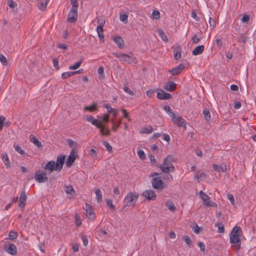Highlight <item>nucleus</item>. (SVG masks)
<instances>
[{"label": "nucleus", "mask_w": 256, "mask_h": 256, "mask_svg": "<svg viewBox=\"0 0 256 256\" xmlns=\"http://www.w3.org/2000/svg\"><path fill=\"white\" fill-rule=\"evenodd\" d=\"M96 196V198L98 202H100L102 201V194L99 188H97L94 190Z\"/></svg>", "instance_id": "obj_33"}, {"label": "nucleus", "mask_w": 256, "mask_h": 256, "mask_svg": "<svg viewBox=\"0 0 256 256\" xmlns=\"http://www.w3.org/2000/svg\"><path fill=\"white\" fill-rule=\"evenodd\" d=\"M76 72H67L62 74V77L63 79H66L68 77L76 74Z\"/></svg>", "instance_id": "obj_42"}, {"label": "nucleus", "mask_w": 256, "mask_h": 256, "mask_svg": "<svg viewBox=\"0 0 256 256\" xmlns=\"http://www.w3.org/2000/svg\"><path fill=\"white\" fill-rule=\"evenodd\" d=\"M18 233L13 230H11L8 234V238L10 240H14L16 238L18 237Z\"/></svg>", "instance_id": "obj_44"}, {"label": "nucleus", "mask_w": 256, "mask_h": 256, "mask_svg": "<svg viewBox=\"0 0 256 256\" xmlns=\"http://www.w3.org/2000/svg\"><path fill=\"white\" fill-rule=\"evenodd\" d=\"M138 155L139 156L141 160H144L146 158V154L144 152L141 150H140L138 151Z\"/></svg>", "instance_id": "obj_55"}, {"label": "nucleus", "mask_w": 256, "mask_h": 256, "mask_svg": "<svg viewBox=\"0 0 256 256\" xmlns=\"http://www.w3.org/2000/svg\"><path fill=\"white\" fill-rule=\"evenodd\" d=\"M65 191L66 194L72 196L74 193V190L72 186H66Z\"/></svg>", "instance_id": "obj_39"}, {"label": "nucleus", "mask_w": 256, "mask_h": 256, "mask_svg": "<svg viewBox=\"0 0 256 256\" xmlns=\"http://www.w3.org/2000/svg\"><path fill=\"white\" fill-rule=\"evenodd\" d=\"M138 198V195L136 192L128 193L124 199L125 206H134Z\"/></svg>", "instance_id": "obj_4"}, {"label": "nucleus", "mask_w": 256, "mask_h": 256, "mask_svg": "<svg viewBox=\"0 0 256 256\" xmlns=\"http://www.w3.org/2000/svg\"><path fill=\"white\" fill-rule=\"evenodd\" d=\"M0 62L4 66L7 65L8 64L7 58L2 54H0Z\"/></svg>", "instance_id": "obj_46"}, {"label": "nucleus", "mask_w": 256, "mask_h": 256, "mask_svg": "<svg viewBox=\"0 0 256 256\" xmlns=\"http://www.w3.org/2000/svg\"><path fill=\"white\" fill-rule=\"evenodd\" d=\"M98 107L97 104L96 102H93L91 106H86L84 108V110L86 111H89L90 112H94L97 110Z\"/></svg>", "instance_id": "obj_27"}, {"label": "nucleus", "mask_w": 256, "mask_h": 256, "mask_svg": "<svg viewBox=\"0 0 256 256\" xmlns=\"http://www.w3.org/2000/svg\"><path fill=\"white\" fill-rule=\"evenodd\" d=\"M70 4L72 6L71 9L78 10V0H70Z\"/></svg>", "instance_id": "obj_52"}, {"label": "nucleus", "mask_w": 256, "mask_h": 256, "mask_svg": "<svg viewBox=\"0 0 256 256\" xmlns=\"http://www.w3.org/2000/svg\"><path fill=\"white\" fill-rule=\"evenodd\" d=\"M34 178L36 181L39 183H43L48 180L46 173L40 170L36 171Z\"/></svg>", "instance_id": "obj_5"}, {"label": "nucleus", "mask_w": 256, "mask_h": 256, "mask_svg": "<svg viewBox=\"0 0 256 256\" xmlns=\"http://www.w3.org/2000/svg\"><path fill=\"white\" fill-rule=\"evenodd\" d=\"M153 131L152 128L151 126H148L147 127H144L142 128L140 132L142 134H150Z\"/></svg>", "instance_id": "obj_38"}, {"label": "nucleus", "mask_w": 256, "mask_h": 256, "mask_svg": "<svg viewBox=\"0 0 256 256\" xmlns=\"http://www.w3.org/2000/svg\"><path fill=\"white\" fill-rule=\"evenodd\" d=\"M215 226L218 228V232L219 233H224V225L222 222H217Z\"/></svg>", "instance_id": "obj_37"}, {"label": "nucleus", "mask_w": 256, "mask_h": 256, "mask_svg": "<svg viewBox=\"0 0 256 256\" xmlns=\"http://www.w3.org/2000/svg\"><path fill=\"white\" fill-rule=\"evenodd\" d=\"M14 150L19 154H25V152L22 150L18 144H14Z\"/></svg>", "instance_id": "obj_50"}, {"label": "nucleus", "mask_w": 256, "mask_h": 256, "mask_svg": "<svg viewBox=\"0 0 256 256\" xmlns=\"http://www.w3.org/2000/svg\"><path fill=\"white\" fill-rule=\"evenodd\" d=\"M166 206L171 212H174L176 210V206L171 200H168L166 202Z\"/></svg>", "instance_id": "obj_34"}, {"label": "nucleus", "mask_w": 256, "mask_h": 256, "mask_svg": "<svg viewBox=\"0 0 256 256\" xmlns=\"http://www.w3.org/2000/svg\"><path fill=\"white\" fill-rule=\"evenodd\" d=\"M164 109L165 112L172 118L176 115L174 112L172 111L170 108L168 106H164Z\"/></svg>", "instance_id": "obj_36"}, {"label": "nucleus", "mask_w": 256, "mask_h": 256, "mask_svg": "<svg viewBox=\"0 0 256 256\" xmlns=\"http://www.w3.org/2000/svg\"><path fill=\"white\" fill-rule=\"evenodd\" d=\"M202 114L204 120L206 122H209L210 120L211 117L209 110L205 108L202 111Z\"/></svg>", "instance_id": "obj_31"}, {"label": "nucleus", "mask_w": 256, "mask_h": 256, "mask_svg": "<svg viewBox=\"0 0 256 256\" xmlns=\"http://www.w3.org/2000/svg\"><path fill=\"white\" fill-rule=\"evenodd\" d=\"M81 239L82 241L83 244L84 246H86L88 244V240L87 236L85 235H82L81 236Z\"/></svg>", "instance_id": "obj_59"}, {"label": "nucleus", "mask_w": 256, "mask_h": 256, "mask_svg": "<svg viewBox=\"0 0 256 256\" xmlns=\"http://www.w3.org/2000/svg\"><path fill=\"white\" fill-rule=\"evenodd\" d=\"M114 41L117 44L119 48H123L124 40L120 36H116L113 38Z\"/></svg>", "instance_id": "obj_28"}, {"label": "nucleus", "mask_w": 256, "mask_h": 256, "mask_svg": "<svg viewBox=\"0 0 256 256\" xmlns=\"http://www.w3.org/2000/svg\"><path fill=\"white\" fill-rule=\"evenodd\" d=\"M82 64V60H80L76 62L74 65L70 66L69 67L70 70H76Z\"/></svg>", "instance_id": "obj_47"}, {"label": "nucleus", "mask_w": 256, "mask_h": 256, "mask_svg": "<svg viewBox=\"0 0 256 256\" xmlns=\"http://www.w3.org/2000/svg\"><path fill=\"white\" fill-rule=\"evenodd\" d=\"M102 144L104 146L106 147V150L108 152H111L112 151V146H110V144L108 142H106V140H104L102 142Z\"/></svg>", "instance_id": "obj_53"}, {"label": "nucleus", "mask_w": 256, "mask_h": 256, "mask_svg": "<svg viewBox=\"0 0 256 256\" xmlns=\"http://www.w3.org/2000/svg\"><path fill=\"white\" fill-rule=\"evenodd\" d=\"M172 121L178 127L184 126L186 128V122L185 120L182 117L176 116L175 115L174 117L172 118Z\"/></svg>", "instance_id": "obj_12"}, {"label": "nucleus", "mask_w": 256, "mask_h": 256, "mask_svg": "<svg viewBox=\"0 0 256 256\" xmlns=\"http://www.w3.org/2000/svg\"><path fill=\"white\" fill-rule=\"evenodd\" d=\"M2 160L6 166H10V162L7 154H4L2 156Z\"/></svg>", "instance_id": "obj_41"}, {"label": "nucleus", "mask_w": 256, "mask_h": 256, "mask_svg": "<svg viewBox=\"0 0 256 256\" xmlns=\"http://www.w3.org/2000/svg\"><path fill=\"white\" fill-rule=\"evenodd\" d=\"M121 111L124 114V117L126 118V119H128V121H130L131 120H130V118L128 116V114L126 110V109L122 108L121 110Z\"/></svg>", "instance_id": "obj_61"}, {"label": "nucleus", "mask_w": 256, "mask_h": 256, "mask_svg": "<svg viewBox=\"0 0 256 256\" xmlns=\"http://www.w3.org/2000/svg\"><path fill=\"white\" fill-rule=\"evenodd\" d=\"M65 156H58L57 157L56 164V171L60 172L63 166L64 162Z\"/></svg>", "instance_id": "obj_9"}, {"label": "nucleus", "mask_w": 256, "mask_h": 256, "mask_svg": "<svg viewBox=\"0 0 256 256\" xmlns=\"http://www.w3.org/2000/svg\"><path fill=\"white\" fill-rule=\"evenodd\" d=\"M193 18L195 20L196 22L195 24H194V26L198 28L200 26V24H202L204 20V18L202 14H199L198 15L196 14V12L193 10Z\"/></svg>", "instance_id": "obj_10"}, {"label": "nucleus", "mask_w": 256, "mask_h": 256, "mask_svg": "<svg viewBox=\"0 0 256 256\" xmlns=\"http://www.w3.org/2000/svg\"><path fill=\"white\" fill-rule=\"evenodd\" d=\"M104 108H106L107 110V112L108 114H112L113 116H117V114H118V111L112 108L110 104H106L104 106Z\"/></svg>", "instance_id": "obj_29"}, {"label": "nucleus", "mask_w": 256, "mask_h": 256, "mask_svg": "<svg viewBox=\"0 0 256 256\" xmlns=\"http://www.w3.org/2000/svg\"><path fill=\"white\" fill-rule=\"evenodd\" d=\"M74 219L76 224L78 226H80L82 224L80 216H78L77 214H76Z\"/></svg>", "instance_id": "obj_60"}, {"label": "nucleus", "mask_w": 256, "mask_h": 256, "mask_svg": "<svg viewBox=\"0 0 256 256\" xmlns=\"http://www.w3.org/2000/svg\"><path fill=\"white\" fill-rule=\"evenodd\" d=\"M26 198L27 196L26 192L24 191L22 192L19 197L18 206L23 210L26 204Z\"/></svg>", "instance_id": "obj_8"}, {"label": "nucleus", "mask_w": 256, "mask_h": 256, "mask_svg": "<svg viewBox=\"0 0 256 256\" xmlns=\"http://www.w3.org/2000/svg\"><path fill=\"white\" fill-rule=\"evenodd\" d=\"M174 160L173 156H168L164 160L162 164L160 166V168L165 173L172 172L174 170V168L172 164V162Z\"/></svg>", "instance_id": "obj_2"}, {"label": "nucleus", "mask_w": 256, "mask_h": 256, "mask_svg": "<svg viewBox=\"0 0 256 256\" xmlns=\"http://www.w3.org/2000/svg\"><path fill=\"white\" fill-rule=\"evenodd\" d=\"M184 68V65L180 64L178 66L170 70V73L172 76L179 74Z\"/></svg>", "instance_id": "obj_15"}, {"label": "nucleus", "mask_w": 256, "mask_h": 256, "mask_svg": "<svg viewBox=\"0 0 256 256\" xmlns=\"http://www.w3.org/2000/svg\"><path fill=\"white\" fill-rule=\"evenodd\" d=\"M8 4L12 8H14L17 6L16 3L12 0H8Z\"/></svg>", "instance_id": "obj_54"}, {"label": "nucleus", "mask_w": 256, "mask_h": 256, "mask_svg": "<svg viewBox=\"0 0 256 256\" xmlns=\"http://www.w3.org/2000/svg\"><path fill=\"white\" fill-rule=\"evenodd\" d=\"M208 22H209V24H210V30H214V28L216 26V20L214 18H210Z\"/></svg>", "instance_id": "obj_43"}, {"label": "nucleus", "mask_w": 256, "mask_h": 256, "mask_svg": "<svg viewBox=\"0 0 256 256\" xmlns=\"http://www.w3.org/2000/svg\"><path fill=\"white\" fill-rule=\"evenodd\" d=\"M78 17V10L70 9L68 16V21L70 22H74L77 20Z\"/></svg>", "instance_id": "obj_11"}, {"label": "nucleus", "mask_w": 256, "mask_h": 256, "mask_svg": "<svg viewBox=\"0 0 256 256\" xmlns=\"http://www.w3.org/2000/svg\"><path fill=\"white\" fill-rule=\"evenodd\" d=\"M30 142H32L38 148H42V142L38 140L34 136L30 135Z\"/></svg>", "instance_id": "obj_26"}, {"label": "nucleus", "mask_w": 256, "mask_h": 256, "mask_svg": "<svg viewBox=\"0 0 256 256\" xmlns=\"http://www.w3.org/2000/svg\"><path fill=\"white\" fill-rule=\"evenodd\" d=\"M212 166L214 170L219 172H226L227 170L226 165L224 163H222L220 165L213 164Z\"/></svg>", "instance_id": "obj_17"}, {"label": "nucleus", "mask_w": 256, "mask_h": 256, "mask_svg": "<svg viewBox=\"0 0 256 256\" xmlns=\"http://www.w3.org/2000/svg\"><path fill=\"white\" fill-rule=\"evenodd\" d=\"M184 240L187 244L190 245L191 244L192 241L189 236H184Z\"/></svg>", "instance_id": "obj_63"}, {"label": "nucleus", "mask_w": 256, "mask_h": 256, "mask_svg": "<svg viewBox=\"0 0 256 256\" xmlns=\"http://www.w3.org/2000/svg\"><path fill=\"white\" fill-rule=\"evenodd\" d=\"M128 58L127 59L126 62L129 64H136L138 62V60L136 57L134 56L133 54L130 53L128 54Z\"/></svg>", "instance_id": "obj_30"}, {"label": "nucleus", "mask_w": 256, "mask_h": 256, "mask_svg": "<svg viewBox=\"0 0 256 256\" xmlns=\"http://www.w3.org/2000/svg\"><path fill=\"white\" fill-rule=\"evenodd\" d=\"M128 16L126 14H120V20L124 24L128 22Z\"/></svg>", "instance_id": "obj_49"}, {"label": "nucleus", "mask_w": 256, "mask_h": 256, "mask_svg": "<svg viewBox=\"0 0 256 256\" xmlns=\"http://www.w3.org/2000/svg\"><path fill=\"white\" fill-rule=\"evenodd\" d=\"M124 90L129 94L130 95L132 96L134 95V92L132 90H131L128 86H125L123 87Z\"/></svg>", "instance_id": "obj_57"}, {"label": "nucleus", "mask_w": 256, "mask_h": 256, "mask_svg": "<svg viewBox=\"0 0 256 256\" xmlns=\"http://www.w3.org/2000/svg\"><path fill=\"white\" fill-rule=\"evenodd\" d=\"M201 229V228L199 227L196 223L193 222V230L194 233L198 234L200 232Z\"/></svg>", "instance_id": "obj_51"}, {"label": "nucleus", "mask_w": 256, "mask_h": 256, "mask_svg": "<svg viewBox=\"0 0 256 256\" xmlns=\"http://www.w3.org/2000/svg\"><path fill=\"white\" fill-rule=\"evenodd\" d=\"M109 114H104L102 118V120L104 123H108L109 122Z\"/></svg>", "instance_id": "obj_62"}, {"label": "nucleus", "mask_w": 256, "mask_h": 256, "mask_svg": "<svg viewBox=\"0 0 256 256\" xmlns=\"http://www.w3.org/2000/svg\"><path fill=\"white\" fill-rule=\"evenodd\" d=\"M49 0H42L38 5V8L41 10H44Z\"/></svg>", "instance_id": "obj_32"}, {"label": "nucleus", "mask_w": 256, "mask_h": 256, "mask_svg": "<svg viewBox=\"0 0 256 256\" xmlns=\"http://www.w3.org/2000/svg\"><path fill=\"white\" fill-rule=\"evenodd\" d=\"M176 84L175 82H167L164 86V88L169 92H172L176 90Z\"/></svg>", "instance_id": "obj_20"}, {"label": "nucleus", "mask_w": 256, "mask_h": 256, "mask_svg": "<svg viewBox=\"0 0 256 256\" xmlns=\"http://www.w3.org/2000/svg\"><path fill=\"white\" fill-rule=\"evenodd\" d=\"M152 187L158 190H162L164 188V182L160 178H154L152 180Z\"/></svg>", "instance_id": "obj_7"}, {"label": "nucleus", "mask_w": 256, "mask_h": 256, "mask_svg": "<svg viewBox=\"0 0 256 256\" xmlns=\"http://www.w3.org/2000/svg\"><path fill=\"white\" fill-rule=\"evenodd\" d=\"M154 90H150L146 92V94L148 97L151 98L154 96Z\"/></svg>", "instance_id": "obj_64"}, {"label": "nucleus", "mask_w": 256, "mask_h": 256, "mask_svg": "<svg viewBox=\"0 0 256 256\" xmlns=\"http://www.w3.org/2000/svg\"><path fill=\"white\" fill-rule=\"evenodd\" d=\"M106 204L108 206L110 209L112 210H115L116 206L113 204L112 201L110 199H108L106 200Z\"/></svg>", "instance_id": "obj_48"}, {"label": "nucleus", "mask_w": 256, "mask_h": 256, "mask_svg": "<svg viewBox=\"0 0 256 256\" xmlns=\"http://www.w3.org/2000/svg\"><path fill=\"white\" fill-rule=\"evenodd\" d=\"M4 248L6 252L11 255L14 256L17 254V248L14 244L6 242Z\"/></svg>", "instance_id": "obj_6"}, {"label": "nucleus", "mask_w": 256, "mask_h": 256, "mask_svg": "<svg viewBox=\"0 0 256 256\" xmlns=\"http://www.w3.org/2000/svg\"><path fill=\"white\" fill-rule=\"evenodd\" d=\"M152 17L156 20H158L160 18V13L158 11L154 10L152 13Z\"/></svg>", "instance_id": "obj_56"}, {"label": "nucleus", "mask_w": 256, "mask_h": 256, "mask_svg": "<svg viewBox=\"0 0 256 256\" xmlns=\"http://www.w3.org/2000/svg\"><path fill=\"white\" fill-rule=\"evenodd\" d=\"M204 50V45H200L196 46L194 49H193V55H198L202 54Z\"/></svg>", "instance_id": "obj_25"}, {"label": "nucleus", "mask_w": 256, "mask_h": 256, "mask_svg": "<svg viewBox=\"0 0 256 256\" xmlns=\"http://www.w3.org/2000/svg\"><path fill=\"white\" fill-rule=\"evenodd\" d=\"M242 234V231L240 226H235L232 228V230L230 234V236H232V238L234 236H240Z\"/></svg>", "instance_id": "obj_19"}, {"label": "nucleus", "mask_w": 256, "mask_h": 256, "mask_svg": "<svg viewBox=\"0 0 256 256\" xmlns=\"http://www.w3.org/2000/svg\"><path fill=\"white\" fill-rule=\"evenodd\" d=\"M86 210L89 219L94 220L96 216L94 212L92 207L90 204H86Z\"/></svg>", "instance_id": "obj_16"}, {"label": "nucleus", "mask_w": 256, "mask_h": 256, "mask_svg": "<svg viewBox=\"0 0 256 256\" xmlns=\"http://www.w3.org/2000/svg\"><path fill=\"white\" fill-rule=\"evenodd\" d=\"M157 97L160 100H168L171 98V94H170L165 92L162 90H159L157 93Z\"/></svg>", "instance_id": "obj_18"}, {"label": "nucleus", "mask_w": 256, "mask_h": 256, "mask_svg": "<svg viewBox=\"0 0 256 256\" xmlns=\"http://www.w3.org/2000/svg\"><path fill=\"white\" fill-rule=\"evenodd\" d=\"M142 196L148 200H154L156 196L154 192L151 190L144 191Z\"/></svg>", "instance_id": "obj_13"}, {"label": "nucleus", "mask_w": 256, "mask_h": 256, "mask_svg": "<svg viewBox=\"0 0 256 256\" xmlns=\"http://www.w3.org/2000/svg\"><path fill=\"white\" fill-rule=\"evenodd\" d=\"M206 178V174L204 171L201 170L197 171L194 174V178L198 182L203 180Z\"/></svg>", "instance_id": "obj_21"}, {"label": "nucleus", "mask_w": 256, "mask_h": 256, "mask_svg": "<svg viewBox=\"0 0 256 256\" xmlns=\"http://www.w3.org/2000/svg\"><path fill=\"white\" fill-rule=\"evenodd\" d=\"M113 54L118 60L122 62H126L127 59L128 58V54H125L122 52H116Z\"/></svg>", "instance_id": "obj_23"}, {"label": "nucleus", "mask_w": 256, "mask_h": 256, "mask_svg": "<svg viewBox=\"0 0 256 256\" xmlns=\"http://www.w3.org/2000/svg\"><path fill=\"white\" fill-rule=\"evenodd\" d=\"M96 32L100 40H101L104 39V34H103V27L101 26H97L96 28Z\"/></svg>", "instance_id": "obj_35"}, {"label": "nucleus", "mask_w": 256, "mask_h": 256, "mask_svg": "<svg viewBox=\"0 0 256 256\" xmlns=\"http://www.w3.org/2000/svg\"><path fill=\"white\" fill-rule=\"evenodd\" d=\"M86 120L88 122L96 126V128H98L100 134L102 136H109L110 134V131L108 128L104 126V124H102V122L96 119L93 116H87Z\"/></svg>", "instance_id": "obj_1"}, {"label": "nucleus", "mask_w": 256, "mask_h": 256, "mask_svg": "<svg viewBox=\"0 0 256 256\" xmlns=\"http://www.w3.org/2000/svg\"><path fill=\"white\" fill-rule=\"evenodd\" d=\"M44 168L48 170L49 172H52L54 170H56L55 162L53 160L48 162Z\"/></svg>", "instance_id": "obj_22"}, {"label": "nucleus", "mask_w": 256, "mask_h": 256, "mask_svg": "<svg viewBox=\"0 0 256 256\" xmlns=\"http://www.w3.org/2000/svg\"><path fill=\"white\" fill-rule=\"evenodd\" d=\"M199 197L203 201V206L207 207H218V204L216 202L210 201V197L205 194L202 190H200L199 192Z\"/></svg>", "instance_id": "obj_3"}, {"label": "nucleus", "mask_w": 256, "mask_h": 256, "mask_svg": "<svg viewBox=\"0 0 256 256\" xmlns=\"http://www.w3.org/2000/svg\"><path fill=\"white\" fill-rule=\"evenodd\" d=\"M250 16L248 14H244L241 20L242 22L248 23V21L250 20Z\"/></svg>", "instance_id": "obj_58"}, {"label": "nucleus", "mask_w": 256, "mask_h": 256, "mask_svg": "<svg viewBox=\"0 0 256 256\" xmlns=\"http://www.w3.org/2000/svg\"><path fill=\"white\" fill-rule=\"evenodd\" d=\"M76 158V157H73L72 156H69L66 162V166L68 167H70L74 162Z\"/></svg>", "instance_id": "obj_40"}, {"label": "nucleus", "mask_w": 256, "mask_h": 256, "mask_svg": "<svg viewBox=\"0 0 256 256\" xmlns=\"http://www.w3.org/2000/svg\"><path fill=\"white\" fill-rule=\"evenodd\" d=\"M158 34L164 42H168V38L166 34H164V32H163V30H158Z\"/></svg>", "instance_id": "obj_45"}, {"label": "nucleus", "mask_w": 256, "mask_h": 256, "mask_svg": "<svg viewBox=\"0 0 256 256\" xmlns=\"http://www.w3.org/2000/svg\"><path fill=\"white\" fill-rule=\"evenodd\" d=\"M181 48L180 46H176L174 48V56L176 60L180 59L181 57Z\"/></svg>", "instance_id": "obj_24"}, {"label": "nucleus", "mask_w": 256, "mask_h": 256, "mask_svg": "<svg viewBox=\"0 0 256 256\" xmlns=\"http://www.w3.org/2000/svg\"><path fill=\"white\" fill-rule=\"evenodd\" d=\"M230 242L231 244H235L236 248V251H238L240 248L241 241L240 240V236H230Z\"/></svg>", "instance_id": "obj_14"}]
</instances>
